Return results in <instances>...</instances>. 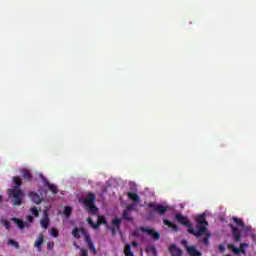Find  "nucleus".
Segmentation results:
<instances>
[{
	"label": "nucleus",
	"mask_w": 256,
	"mask_h": 256,
	"mask_svg": "<svg viewBox=\"0 0 256 256\" xmlns=\"http://www.w3.org/2000/svg\"><path fill=\"white\" fill-rule=\"evenodd\" d=\"M175 220L177 221V223H180V225L188 227V233H190V235H194V237H196L197 239H199V237H203V233H205V226L196 225L195 230V228H193V226L191 225V221H189V218L179 213L175 214Z\"/></svg>",
	"instance_id": "obj_1"
},
{
	"label": "nucleus",
	"mask_w": 256,
	"mask_h": 256,
	"mask_svg": "<svg viewBox=\"0 0 256 256\" xmlns=\"http://www.w3.org/2000/svg\"><path fill=\"white\" fill-rule=\"evenodd\" d=\"M8 195L14 207L23 205V199L25 197V193L23 192V190H21V188L13 187L12 189H9Z\"/></svg>",
	"instance_id": "obj_2"
},
{
	"label": "nucleus",
	"mask_w": 256,
	"mask_h": 256,
	"mask_svg": "<svg viewBox=\"0 0 256 256\" xmlns=\"http://www.w3.org/2000/svg\"><path fill=\"white\" fill-rule=\"evenodd\" d=\"M83 203L85 207H87L88 213L95 215L96 213L99 212V208L95 206V195L93 194V192H89L87 194V197L86 199L83 200Z\"/></svg>",
	"instance_id": "obj_3"
},
{
	"label": "nucleus",
	"mask_w": 256,
	"mask_h": 256,
	"mask_svg": "<svg viewBox=\"0 0 256 256\" xmlns=\"http://www.w3.org/2000/svg\"><path fill=\"white\" fill-rule=\"evenodd\" d=\"M141 231V232H140ZM141 233H147L154 241H159L161 239V234L154 229H149L145 227H140L138 230L134 232V237H141Z\"/></svg>",
	"instance_id": "obj_4"
},
{
	"label": "nucleus",
	"mask_w": 256,
	"mask_h": 256,
	"mask_svg": "<svg viewBox=\"0 0 256 256\" xmlns=\"http://www.w3.org/2000/svg\"><path fill=\"white\" fill-rule=\"evenodd\" d=\"M148 207L149 209H154V211L158 213V215H165V213L169 211L168 206H163L161 204L149 203Z\"/></svg>",
	"instance_id": "obj_5"
},
{
	"label": "nucleus",
	"mask_w": 256,
	"mask_h": 256,
	"mask_svg": "<svg viewBox=\"0 0 256 256\" xmlns=\"http://www.w3.org/2000/svg\"><path fill=\"white\" fill-rule=\"evenodd\" d=\"M112 226L106 225V229H108L109 231H112V235H115V233H117V231H121V219L119 218H115L112 220Z\"/></svg>",
	"instance_id": "obj_6"
},
{
	"label": "nucleus",
	"mask_w": 256,
	"mask_h": 256,
	"mask_svg": "<svg viewBox=\"0 0 256 256\" xmlns=\"http://www.w3.org/2000/svg\"><path fill=\"white\" fill-rule=\"evenodd\" d=\"M228 227L232 230V236L234 237L235 243H241V231L233 224H228Z\"/></svg>",
	"instance_id": "obj_7"
},
{
	"label": "nucleus",
	"mask_w": 256,
	"mask_h": 256,
	"mask_svg": "<svg viewBox=\"0 0 256 256\" xmlns=\"http://www.w3.org/2000/svg\"><path fill=\"white\" fill-rule=\"evenodd\" d=\"M207 215H205V213L199 214L198 216H196L195 221H196V225H199L200 227H207V225H209V222H207Z\"/></svg>",
	"instance_id": "obj_8"
},
{
	"label": "nucleus",
	"mask_w": 256,
	"mask_h": 256,
	"mask_svg": "<svg viewBox=\"0 0 256 256\" xmlns=\"http://www.w3.org/2000/svg\"><path fill=\"white\" fill-rule=\"evenodd\" d=\"M168 251L171 254V256H183V250L177 247V244H171L168 247Z\"/></svg>",
	"instance_id": "obj_9"
},
{
	"label": "nucleus",
	"mask_w": 256,
	"mask_h": 256,
	"mask_svg": "<svg viewBox=\"0 0 256 256\" xmlns=\"http://www.w3.org/2000/svg\"><path fill=\"white\" fill-rule=\"evenodd\" d=\"M42 180L44 181L45 187H48V189L53 193L54 195H57L59 193V189L55 186V184H51L43 175H41Z\"/></svg>",
	"instance_id": "obj_10"
},
{
	"label": "nucleus",
	"mask_w": 256,
	"mask_h": 256,
	"mask_svg": "<svg viewBox=\"0 0 256 256\" xmlns=\"http://www.w3.org/2000/svg\"><path fill=\"white\" fill-rule=\"evenodd\" d=\"M28 197L36 205H41V203H43V198H41V196H39V194H37L36 192H29Z\"/></svg>",
	"instance_id": "obj_11"
},
{
	"label": "nucleus",
	"mask_w": 256,
	"mask_h": 256,
	"mask_svg": "<svg viewBox=\"0 0 256 256\" xmlns=\"http://www.w3.org/2000/svg\"><path fill=\"white\" fill-rule=\"evenodd\" d=\"M131 211H133V205H128L122 213V219L125 221H133V218L129 217L131 215Z\"/></svg>",
	"instance_id": "obj_12"
},
{
	"label": "nucleus",
	"mask_w": 256,
	"mask_h": 256,
	"mask_svg": "<svg viewBox=\"0 0 256 256\" xmlns=\"http://www.w3.org/2000/svg\"><path fill=\"white\" fill-rule=\"evenodd\" d=\"M11 221H13V223H15L17 225L18 229H20L21 231H23V229H25V227H29V223L23 222V220H21L19 218H12Z\"/></svg>",
	"instance_id": "obj_13"
},
{
	"label": "nucleus",
	"mask_w": 256,
	"mask_h": 256,
	"mask_svg": "<svg viewBox=\"0 0 256 256\" xmlns=\"http://www.w3.org/2000/svg\"><path fill=\"white\" fill-rule=\"evenodd\" d=\"M20 173L24 179V181L28 182L33 179V174L31 173V170L29 169H22L20 170Z\"/></svg>",
	"instance_id": "obj_14"
},
{
	"label": "nucleus",
	"mask_w": 256,
	"mask_h": 256,
	"mask_svg": "<svg viewBox=\"0 0 256 256\" xmlns=\"http://www.w3.org/2000/svg\"><path fill=\"white\" fill-rule=\"evenodd\" d=\"M163 224L166 225L167 227H169L170 229H172V231H174L175 233H177V231H179V226H177V224H174L173 222L164 219L163 220Z\"/></svg>",
	"instance_id": "obj_15"
},
{
	"label": "nucleus",
	"mask_w": 256,
	"mask_h": 256,
	"mask_svg": "<svg viewBox=\"0 0 256 256\" xmlns=\"http://www.w3.org/2000/svg\"><path fill=\"white\" fill-rule=\"evenodd\" d=\"M187 253L190 256H202L203 254L195 248V246L187 247Z\"/></svg>",
	"instance_id": "obj_16"
},
{
	"label": "nucleus",
	"mask_w": 256,
	"mask_h": 256,
	"mask_svg": "<svg viewBox=\"0 0 256 256\" xmlns=\"http://www.w3.org/2000/svg\"><path fill=\"white\" fill-rule=\"evenodd\" d=\"M43 229H49V214H47V212H44V217L43 219L40 221Z\"/></svg>",
	"instance_id": "obj_17"
},
{
	"label": "nucleus",
	"mask_w": 256,
	"mask_h": 256,
	"mask_svg": "<svg viewBox=\"0 0 256 256\" xmlns=\"http://www.w3.org/2000/svg\"><path fill=\"white\" fill-rule=\"evenodd\" d=\"M44 239L45 236L43 234H39L37 240L35 241L34 247H36L38 251H41V245H43Z\"/></svg>",
	"instance_id": "obj_18"
},
{
	"label": "nucleus",
	"mask_w": 256,
	"mask_h": 256,
	"mask_svg": "<svg viewBox=\"0 0 256 256\" xmlns=\"http://www.w3.org/2000/svg\"><path fill=\"white\" fill-rule=\"evenodd\" d=\"M202 235H206V237L202 239V243L204 245H209V239H211V232L207 231V227H205V231L204 233H202Z\"/></svg>",
	"instance_id": "obj_19"
},
{
	"label": "nucleus",
	"mask_w": 256,
	"mask_h": 256,
	"mask_svg": "<svg viewBox=\"0 0 256 256\" xmlns=\"http://www.w3.org/2000/svg\"><path fill=\"white\" fill-rule=\"evenodd\" d=\"M81 235H84L87 245L93 243V240H91V236L87 234V230H85V228H81Z\"/></svg>",
	"instance_id": "obj_20"
},
{
	"label": "nucleus",
	"mask_w": 256,
	"mask_h": 256,
	"mask_svg": "<svg viewBox=\"0 0 256 256\" xmlns=\"http://www.w3.org/2000/svg\"><path fill=\"white\" fill-rule=\"evenodd\" d=\"M127 195H128V197H129L134 203H139L140 199H139V195H138L137 193L128 192Z\"/></svg>",
	"instance_id": "obj_21"
},
{
	"label": "nucleus",
	"mask_w": 256,
	"mask_h": 256,
	"mask_svg": "<svg viewBox=\"0 0 256 256\" xmlns=\"http://www.w3.org/2000/svg\"><path fill=\"white\" fill-rule=\"evenodd\" d=\"M124 255L125 256H135V254H133V251H131V244H126L124 247Z\"/></svg>",
	"instance_id": "obj_22"
},
{
	"label": "nucleus",
	"mask_w": 256,
	"mask_h": 256,
	"mask_svg": "<svg viewBox=\"0 0 256 256\" xmlns=\"http://www.w3.org/2000/svg\"><path fill=\"white\" fill-rule=\"evenodd\" d=\"M72 236L74 237V239H81V228H74L72 230Z\"/></svg>",
	"instance_id": "obj_23"
},
{
	"label": "nucleus",
	"mask_w": 256,
	"mask_h": 256,
	"mask_svg": "<svg viewBox=\"0 0 256 256\" xmlns=\"http://www.w3.org/2000/svg\"><path fill=\"white\" fill-rule=\"evenodd\" d=\"M13 183L16 185L14 187H18V189H21V185H22L23 181L21 180V177L14 176L13 177Z\"/></svg>",
	"instance_id": "obj_24"
},
{
	"label": "nucleus",
	"mask_w": 256,
	"mask_h": 256,
	"mask_svg": "<svg viewBox=\"0 0 256 256\" xmlns=\"http://www.w3.org/2000/svg\"><path fill=\"white\" fill-rule=\"evenodd\" d=\"M227 248L232 251V253H234V255H239V253H241V250L237 247H235V245L233 244H228Z\"/></svg>",
	"instance_id": "obj_25"
},
{
	"label": "nucleus",
	"mask_w": 256,
	"mask_h": 256,
	"mask_svg": "<svg viewBox=\"0 0 256 256\" xmlns=\"http://www.w3.org/2000/svg\"><path fill=\"white\" fill-rule=\"evenodd\" d=\"M87 223L89 224V225H91L94 229H99V227H101V224H99V222L97 221V223H94L93 222V219H91V218H87Z\"/></svg>",
	"instance_id": "obj_26"
},
{
	"label": "nucleus",
	"mask_w": 256,
	"mask_h": 256,
	"mask_svg": "<svg viewBox=\"0 0 256 256\" xmlns=\"http://www.w3.org/2000/svg\"><path fill=\"white\" fill-rule=\"evenodd\" d=\"M71 213H73V209L71 208V206H66L64 208L65 217H67V218L71 217Z\"/></svg>",
	"instance_id": "obj_27"
},
{
	"label": "nucleus",
	"mask_w": 256,
	"mask_h": 256,
	"mask_svg": "<svg viewBox=\"0 0 256 256\" xmlns=\"http://www.w3.org/2000/svg\"><path fill=\"white\" fill-rule=\"evenodd\" d=\"M233 221L238 227H245V222H243V220L233 217Z\"/></svg>",
	"instance_id": "obj_28"
},
{
	"label": "nucleus",
	"mask_w": 256,
	"mask_h": 256,
	"mask_svg": "<svg viewBox=\"0 0 256 256\" xmlns=\"http://www.w3.org/2000/svg\"><path fill=\"white\" fill-rule=\"evenodd\" d=\"M0 223L2 225H4L5 229H7V231H9V229H11V224L9 223V221L5 220V219H1Z\"/></svg>",
	"instance_id": "obj_29"
},
{
	"label": "nucleus",
	"mask_w": 256,
	"mask_h": 256,
	"mask_svg": "<svg viewBox=\"0 0 256 256\" xmlns=\"http://www.w3.org/2000/svg\"><path fill=\"white\" fill-rule=\"evenodd\" d=\"M8 245H11L12 247H15V249H19V242L15 241L13 239L8 240Z\"/></svg>",
	"instance_id": "obj_30"
},
{
	"label": "nucleus",
	"mask_w": 256,
	"mask_h": 256,
	"mask_svg": "<svg viewBox=\"0 0 256 256\" xmlns=\"http://www.w3.org/2000/svg\"><path fill=\"white\" fill-rule=\"evenodd\" d=\"M98 223L100 225H107V219H105V216H98Z\"/></svg>",
	"instance_id": "obj_31"
},
{
	"label": "nucleus",
	"mask_w": 256,
	"mask_h": 256,
	"mask_svg": "<svg viewBox=\"0 0 256 256\" xmlns=\"http://www.w3.org/2000/svg\"><path fill=\"white\" fill-rule=\"evenodd\" d=\"M249 244L248 243H241L240 247L238 248L240 250V253H242L243 255H245V248L244 247H248Z\"/></svg>",
	"instance_id": "obj_32"
},
{
	"label": "nucleus",
	"mask_w": 256,
	"mask_h": 256,
	"mask_svg": "<svg viewBox=\"0 0 256 256\" xmlns=\"http://www.w3.org/2000/svg\"><path fill=\"white\" fill-rule=\"evenodd\" d=\"M30 211L34 217H37L39 215V210L37 209V207H32Z\"/></svg>",
	"instance_id": "obj_33"
},
{
	"label": "nucleus",
	"mask_w": 256,
	"mask_h": 256,
	"mask_svg": "<svg viewBox=\"0 0 256 256\" xmlns=\"http://www.w3.org/2000/svg\"><path fill=\"white\" fill-rule=\"evenodd\" d=\"M89 250L92 251V253H97V248H95V245L92 243L88 244Z\"/></svg>",
	"instance_id": "obj_34"
},
{
	"label": "nucleus",
	"mask_w": 256,
	"mask_h": 256,
	"mask_svg": "<svg viewBox=\"0 0 256 256\" xmlns=\"http://www.w3.org/2000/svg\"><path fill=\"white\" fill-rule=\"evenodd\" d=\"M51 235L52 237H59V230H57L56 228H52Z\"/></svg>",
	"instance_id": "obj_35"
},
{
	"label": "nucleus",
	"mask_w": 256,
	"mask_h": 256,
	"mask_svg": "<svg viewBox=\"0 0 256 256\" xmlns=\"http://www.w3.org/2000/svg\"><path fill=\"white\" fill-rule=\"evenodd\" d=\"M181 245H183V247H185L186 251H187V247H191V246H189L187 240H185V239L181 240Z\"/></svg>",
	"instance_id": "obj_36"
},
{
	"label": "nucleus",
	"mask_w": 256,
	"mask_h": 256,
	"mask_svg": "<svg viewBox=\"0 0 256 256\" xmlns=\"http://www.w3.org/2000/svg\"><path fill=\"white\" fill-rule=\"evenodd\" d=\"M54 247H55V243L54 242H48V244H47L48 251H51V249H53Z\"/></svg>",
	"instance_id": "obj_37"
},
{
	"label": "nucleus",
	"mask_w": 256,
	"mask_h": 256,
	"mask_svg": "<svg viewBox=\"0 0 256 256\" xmlns=\"http://www.w3.org/2000/svg\"><path fill=\"white\" fill-rule=\"evenodd\" d=\"M80 256H89V253L85 249H81V255Z\"/></svg>",
	"instance_id": "obj_38"
},
{
	"label": "nucleus",
	"mask_w": 256,
	"mask_h": 256,
	"mask_svg": "<svg viewBox=\"0 0 256 256\" xmlns=\"http://www.w3.org/2000/svg\"><path fill=\"white\" fill-rule=\"evenodd\" d=\"M218 249H219V251H220L221 253L225 252V246L222 245V244H220V245L218 246Z\"/></svg>",
	"instance_id": "obj_39"
},
{
	"label": "nucleus",
	"mask_w": 256,
	"mask_h": 256,
	"mask_svg": "<svg viewBox=\"0 0 256 256\" xmlns=\"http://www.w3.org/2000/svg\"><path fill=\"white\" fill-rule=\"evenodd\" d=\"M26 220L28 221V223H33V216L31 215L27 216Z\"/></svg>",
	"instance_id": "obj_40"
},
{
	"label": "nucleus",
	"mask_w": 256,
	"mask_h": 256,
	"mask_svg": "<svg viewBox=\"0 0 256 256\" xmlns=\"http://www.w3.org/2000/svg\"><path fill=\"white\" fill-rule=\"evenodd\" d=\"M149 249L150 251H152V253H154V255L157 254V249L155 248V246H151Z\"/></svg>",
	"instance_id": "obj_41"
},
{
	"label": "nucleus",
	"mask_w": 256,
	"mask_h": 256,
	"mask_svg": "<svg viewBox=\"0 0 256 256\" xmlns=\"http://www.w3.org/2000/svg\"><path fill=\"white\" fill-rule=\"evenodd\" d=\"M132 247H139V243L137 241H132Z\"/></svg>",
	"instance_id": "obj_42"
},
{
	"label": "nucleus",
	"mask_w": 256,
	"mask_h": 256,
	"mask_svg": "<svg viewBox=\"0 0 256 256\" xmlns=\"http://www.w3.org/2000/svg\"><path fill=\"white\" fill-rule=\"evenodd\" d=\"M74 246L76 247V249H79V245H77V243H74Z\"/></svg>",
	"instance_id": "obj_43"
},
{
	"label": "nucleus",
	"mask_w": 256,
	"mask_h": 256,
	"mask_svg": "<svg viewBox=\"0 0 256 256\" xmlns=\"http://www.w3.org/2000/svg\"><path fill=\"white\" fill-rule=\"evenodd\" d=\"M1 199H3V196L0 195V201H1Z\"/></svg>",
	"instance_id": "obj_44"
}]
</instances>
